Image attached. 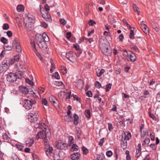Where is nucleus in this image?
<instances>
[{"label":"nucleus","mask_w":160,"mask_h":160,"mask_svg":"<svg viewBox=\"0 0 160 160\" xmlns=\"http://www.w3.org/2000/svg\"><path fill=\"white\" fill-rule=\"evenodd\" d=\"M35 40L39 47L42 48H43L45 44V42H48L49 40L46 33H43L42 35L36 34L35 37Z\"/></svg>","instance_id":"nucleus-1"},{"label":"nucleus","mask_w":160,"mask_h":160,"mask_svg":"<svg viewBox=\"0 0 160 160\" xmlns=\"http://www.w3.org/2000/svg\"><path fill=\"white\" fill-rule=\"evenodd\" d=\"M102 40L104 41V39L101 38L99 41V46L102 52L106 56H108L111 55L112 51L108 45V43L107 42L105 43L103 42Z\"/></svg>","instance_id":"nucleus-2"},{"label":"nucleus","mask_w":160,"mask_h":160,"mask_svg":"<svg viewBox=\"0 0 160 160\" xmlns=\"http://www.w3.org/2000/svg\"><path fill=\"white\" fill-rule=\"evenodd\" d=\"M50 132L48 131L43 130L38 132L37 135V138L38 139L39 138H42L45 141L47 142L48 141L47 138H48L50 135Z\"/></svg>","instance_id":"nucleus-3"},{"label":"nucleus","mask_w":160,"mask_h":160,"mask_svg":"<svg viewBox=\"0 0 160 160\" xmlns=\"http://www.w3.org/2000/svg\"><path fill=\"white\" fill-rule=\"evenodd\" d=\"M12 46L15 51L19 53L21 52V48L18 38H15L13 39Z\"/></svg>","instance_id":"nucleus-4"},{"label":"nucleus","mask_w":160,"mask_h":160,"mask_svg":"<svg viewBox=\"0 0 160 160\" xmlns=\"http://www.w3.org/2000/svg\"><path fill=\"white\" fill-rule=\"evenodd\" d=\"M36 102L35 99H25L24 100V104L23 106L26 109L29 110L31 109L33 105Z\"/></svg>","instance_id":"nucleus-5"},{"label":"nucleus","mask_w":160,"mask_h":160,"mask_svg":"<svg viewBox=\"0 0 160 160\" xmlns=\"http://www.w3.org/2000/svg\"><path fill=\"white\" fill-rule=\"evenodd\" d=\"M18 78V75L15 73H10L7 75L6 79L7 80L10 82H13L16 81Z\"/></svg>","instance_id":"nucleus-6"},{"label":"nucleus","mask_w":160,"mask_h":160,"mask_svg":"<svg viewBox=\"0 0 160 160\" xmlns=\"http://www.w3.org/2000/svg\"><path fill=\"white\" fill-rule=\"evenodd\" d=\"M40 11L42 15V17L44 18L47 21L50 22L52 21L51 17L48 12H45V11H42V9L40 8Z\"/></svg>","instance_id":"nucleus-7"},{"label":"nucleus","mask_w":160,"mask_h":160,"mask_svg":"<svg viewBox=\"0 0 160 160\" xmlns=\"http://www.w3.org/2000/svg\"><path fill=\"white\" fill-rule=\"evenodd\" d=\"M57 149L60 150H66L68 149V144L64 142H58L57 144Z\"/></svg>","instance_id":"nucleus-8"},{"label":"nucleus","mask_w":160,"mask_h":160,"mask_svg":"<svg viewBox=\"0 0 160 160\" xmlns=\"http://www.w3.org/2000/svg\"><path fill=\"white\" fill-rule=\"evenodd\" d=\"M122 134V139L127 141L129 140L131 138V133L129 131H127L126 133L123 131Z\"/></svg>","instance_id":"nucleus-9"},{"label":"nucleus","mask_w":160,"mask_h":160,"mask_svg":"<svg viewBox=\"0 0 160 160\" xmlns=\"http://www.w3.org/2000/svg\"><path fill=\"white\" fill-rule=\"evenodd\" d=\"M4 60H3L2 63L0 65V72L2 73L6 71L9 68V67L7 63L4 64Z\"/></svg>","instance_id":"nucleus-10"},{"label":"nucleus","mask_w":160,"mask_h":160,"mask_svg":"<svg viewBox=\"0 0 160 160\" xmlns=\"http://www.w3.org/2000/svg\"><path fill=\"white\" fill-rule=\"evenodd\" d=\"M49 100L55 107H57L59 106V102L54 96H50L49 97Z\"/></svg>","instance_id":"nucleus-11"},{"label":"nucleus","mask_w":160,"mask_h":160,"mask_svg":"<svg viewBox=\"0 0 160 160\" xmlns=\"http://www.w3.org/2000/svg\"><path fill=\"white\" fill-rule=\"evenodd\" d=\"M19 89L20 92L24 95H26L29 92V91L28 88L26 86H21L19 87Z\"/></svg>","instance_id":"nucleus-12"},{"label":"nucleus","mask_w":160,"mask_h":160,"mask_svg":"<svg viewBox=\"0 0 160 160\" xmlns=\"http://www.w3.org/2000/svg\"><path fill=\"white\" fill-rule=\"evenodd\" d=\"M127 57L129 58L130 61L132 62H134L136 60L137 58L135 54L132 52H129L127 54Z\"/></svg>","instance_id":"nucleus-13"},{"label":"nucleus","mask_w":160,"mask_h":160,"mask_svg":"<svg viewBox=\"0 0 160 160\" xmlns=\"http://www.w3.org/2000/svg\"><path fill=\"white\" fill-rule=\"evenodd\" d=\"M16 62L13 58H6L4 59V64L7 63L9 67L11 65L13 64Z\"/></svg>","instance_id":"nucleus-14"},{"label":"nucleus","mask_w":160,"mask_h":160,"mask_svg":"<svg viewBox=\"0 0 160 160\" xmlns=\"http://www.w3.org/2000/svg\"><path fill=\"white\" fill-rule=\"evenodd\" d=\"M16 62L13 58H6L4 59V64L7 63L9 67L11 65L13 64Z\"/></svg>","instance_id":"nucleus-15"},{"label":"nucleus","mask_w":160,"mask_h":160,"mask_svg":"<svg viewBox=\"0 0 160 160\" xmlns=\"http://www.w3.org/2000/svg\"><path fill=\"white\" fill-rule=\"evenodd\" d=\"M81 154L79 152L72 154L70 155L71 159L72 160H78Z\"/></svg>","instance_id":"nucleus-16"},{"label":"nucleus","mask_w":160,"mask_h":160,"mask_svg":"<svg viewBox=\"0 0 160 160\" xmlns=\"http://www.w3.org/2000/svg\"><path fill=\"white\" fill-rule=\"evenodd\" d=\"M74 57L72 52L71 51H69L66 54V58L71 62H73L72 60H73Z\"/></svg>","instance_id":"nucleus-17"},{"label":"nucleus","mask_w":160,"mask_h":160,"mask_svg":"<svg viewBox=\"0 0 160 160\" xmlns=\"http://www.w3.org/2000/svg\"><path fill=\"white\" fill-rule=\"evenodd\" d=\"M53 150V148L51 147H49L48 148L45 149V151L48 157L50 156L51 154L52 153Z\"/></svg>","instance_id":"nucleus-18"},{"label":"nucleus","mask_w":160,"mask_h":160,"mask_svg":"<svg viewBox=\"0 0 160 160\" xmlns=\"http://www.w3.org/2000/svg\"><path fill=\"white\" fill-rule=\"evenodd\" d=\"M121 147L123 149H126L127 147V141L121 139Z\"/></svg>","instance_id":"nucleus-19"},{"label":"nucleus","mask_w":160,"mask_h":160,"mask_svg":"<svg viewBox=\"0 0 160 160\" xmlns=\"http://www.w3.org/2000/svg\"><path fill=\"white\" fill-rule=\"evenodd\" d=\"M141 28L143 32L146 34H147L149 33V29L145 24H143L142 25Z\"/></svg>","instance_id":"nucleus-20"},{"label":"nucleus","mask_w":160,"mask_h":160,"mask_svg":"<svg viewBox=\"0 0 160 160\" xmlns=\"http://www.w3.org/2000/svg\"><path fill=\"white\" fill-rule=\"evenodd\" d=\"M33 23L27 22L25 25V28L28 31H30L33 27Z\"/></svg>","instance_id":"nucleus-21"},{"label":"nucleus","mask_w":160,"mask_h":160,"mask_svg":"<svg viewBox=\"0 0 160 160\" xmlns=\"http://www.w3.org/2000/svg\"><path fill=\"white\" fill-rule=\"evenodd\" d=\"M74 120H73V123L74 124L76 125L78 123V122L79 120V117L76 114H74L73 116Z\"/></svg>","instance_id":"nucleus-22"},{"label":"nucleus","mask_w":160,"mask_h":160,"mask_svg":"<svg viewBox=\"0 0 160 160\" xmlns=\"http://www.w3.org/2000/svg\"><path fill=\"white\" fill-rule=\"evenodd\" d=\"M2 137L3 140L7 142H9V140L10 139V138L6 133H2Z\"/></svg>","instance_id":"nucleus-23"},{"label":"nucleus","mask_w":160,"mask_h":160,"mask_svg":"<svg viewBox=\"0 0 160 160\" xmlns=\"http://www.w3.org/2000/svg\"><path fill=\"white\" fill-rule=\"evenodd\" d=\"M28 20L27 21V22L33 23L32 22L34 21L35 17L32 15H28Z\"/></svg>","instance_id":"nucleus-24"},{"label":"nucleus","mask_w":160,"mask_h":160,"mask_svg":"<svg viewBox=\"0 0 160 160\" xmlns=\"http://www.w3.org/2000/svg\"><path fill=\"white\" fill-rule=\"evenodd\" d=\"M75 130L77 132V135L78 137V139H80L81 138L80 136L81 133V131L80 128L78 127H76L75 128Z\"/></svg>","instance_id":"nucleus-25"},{"label":"nucleus","mask_w":160,"mask_h":160,"mask_svg":"<svg viewBox=\"0 0 160 160\" xmlns=\"http://www.w3.org/2000/svg\"><path fill=\"white\" fill-rule=\"evenodd\" d=\"M64 119L65 121L70 122H72L73 120L72 117L68 115H66L64 117Z\"/></svg>","instance_id":"nucleus-26"},{"label":"nucleus","mask_w":160,"mask_h":160,"mask_svg":"<svg viewBox=\"0 0 160 160\" xmlns=\"http://www.w3.org/2000/svg\"><path fill=\"white\" fill-rule=\"evenodd\" d=\"M34 142V141L32 139H29L26 142V145L28 147H31Z\"/></svg>","instance_id":"nucleus-27"},{"label":"nucleus","mask_w":160,"mask_h":160,"mask_svg":"<svg viewBox=\"0 0 160 160\" xmlns=\"http://www.w3.org/2000/svg\"><path fill=\"white\" fill-rule=\"evenodd\" d=\"M129 38L131 39H133L135 38L134 33L133 30L131 29L130 31Z\"/></svg>","instance_id":"nucleus-28"},{"label":"nucleus","mask_w":160,"mask_h":160,"mask_svg":"<svg viewBox=\"0 0 160 160\" xmlns=\"http://www.w3.org/2000/svg\"><path fill=\"white\" fill-rule=\"evenodd\" d=\"M78 147L76 144H74L71 148L70 150L71 151L73 152L74 151H78Z\"/></svg>","instance_id":"nucleus-29"},{"label":"nucleus","mask_w":160,"mask_h":160,"mask_svg":"<svg viewBox=\"0 0 160 160\" xmlns=\"http://www.w3.org/2000/svg\"><path fill=\"white\" fill-rule=\"evenodd\" d=\"M148 136V130H143L142 132H141V136L142 138H144L145 136Z\"/></svg>","instance_id":"nucleus-30"},{"label":"nucleus","mask_w":160,"mask_h":160,"mask_svg":"<svg viewBox=\"0 0 160 160\" xmlns=\"http://www.w3.org/2000/svg\"><path fill=\"white\" fill-rule=\"evenodd\" d=\"M104 70L103 69H102L101 70H98L97 71V76L98 77H100L102 76V74L104 73Z\"/></svg>","instance_id":"nucleus-31"},{"label":"nucleus","mask_w":160,"mask_h":160,"mask_svg":"<svg viewBox=\"0 0 160 160\" xmlns=\"http://www.w3.org/2000/svg\"><path fill=\"white\" fill-rule=\"evenodd\" d=\"M73 47L76 50L78 51L80 54L82 53V51L80 49V47L78 44L77 43L74 44H73Z\"/></svg>","instance_id":"nucleus-32"},{"label":"nucleus","mask_w":160,"mask_h":160,"mask_svg":"<svg viewBox=\"0 0 160 160\" xmlns=\"http://www.w3.org/2000/svg\"><path fill=\"white\" fill-rule=\"evenodd\" d=\"M85 114L86 116L88 118H89L91 117V114L90 112V110L89 109L86 110L85 111Z\"/></svg>","instance_id":"nucleus-33"},{"label":"nucleus","mask_w":160,"mask_h":160,"mask_svg":"<svg viewBox=\"0 0 160 160\" xmlns=\"http://www.w3.org/2000/svg\"><path fill=\"white\" fill-rule=\"evenodd\" d=\"M112 86V84L111 83H109L107 84L106 85V92H108L109 91L110 89L111 88Z\"/></svg>","instance_id":"nucleus-34"},{"label":"nucleus","mask_w":160,"mask_h":160,"mask_svg":"<svg viewBox=\"0 0 160 160\" xmlns=\"http://www.w3.org/2000/svg\"><path fill=\"white\" fill-rule=\"evenodd\" d=\"M132 7L134 10L137 12L138 14H139L140 12L139 10V8L135 4H133L132 5Z\"/></svg>","instance_id":"nucleus-35"},{"label":"nucleus","mask_w":160,"mask_h":160,"mask_svg":"<svg viewBox=\"0 0 160 160\" xmlns=\"http://www.w3.org/2000/svg\"><path fill=\"white\" fill-rule=\"evenodd\" d=\"M17 8L18 12H21L24 10V7L22 5H18L17 7Z\"/></svg>","instance_id":"nucleus-36"},{"label":"nucleus","mask_w":160,"mask_h":160,"mask_svg":"<svg viewBox=\"0 0 160 160\" xmlns=\"http://www.w3.org/2000/svg\"><path fill=\"white\" fill-rule=\"evenodd\" d=\"M108 20L112 24H113L116 22L112 16H109L108 17Z\"/></svg>","instance_id":"nucleus-37"},{"label":"nucleus","mask_w":160,"mask_h":160,"mask_svg":"<svg viewBox=\"0 0 160 160\" xmlns=\"http://www.w3.org/2000/svg\"><path fill=\"white\" fill-rule=\"evenodd\" d=\"M26 82L27 83H28L30 85L33 86L34 84V82L30 80L28 78H26Z\"/></svg>","instance_id":"nucleus-38"},{"label":"nucleus","mask_w":160,"mask_h":160,"mask_svg":"<svg viewBox=\"0 0 160 160\" xmlns=\"http://www.w3.org/2000/svg\"><path fill=\"white\" fill-rule=\"evenodd\" d=\"M19 72H20L19 74L20 75L19 76H18V78H22L23 77V74L22 73V72H23V70L22 68H21V69H18Z\"/></svg>","instance_id":"nucleus-39"},{"label":"nucleus","mask_w":160,"mask_h":160,"mask_svg":"<svg viewBox=\"0 0 160 160\" xmlns=\"http://www.w3.org/2000/svg\"><path fill=\"white\" fill-rule=\"evenodd\" d=\"M36 115H33V116H32V118H31L32 120V122H36L38 120V118L36 117Z\"/></svg>","instance_id":"nucleus-40"},{"label":"nucleus","mask_w":160,"mask_h":160,"mask_svg":"<svg viewBox=\"0 0 160 160\" xmlns=\"http://www.w3.org/2000/svg\"><path fill=\"white\" fill-rule=\"evenodd\" d=\"M85 9L86 13H87V15H88L90 12V10L89 8V6L88 4H86Z\"/></svg>","instance_id":"nucleus-41"},{"label":"nucleus","mask_w":160,"mask_h":160,"mask_svg":"<svg viewBox=\"0 0 160 160\" xmlns=\"http://www.w3.org/2000/svg\"><path fill=\"white\" fill-rule=\"evenodd\" d=\"M82 149L84 154H86L88 152V150L85 147L83 146L82 147Z\"/></svg>","instance_id":"nucleus-42"},{"label":"nucleus","mask_w":160,"mask_h":160,"mask_svg":"<svg viewBox=\"0 0 160 160\" xmlns=\"http://www.w3.org/2000/svg\"><path fill=\"white\" fill-rule=\"evenodd\" d=\"M40 25L44 28H46L48 27V24L42 21L41 22V24Z\"/></svg>","instance_id":"nucleus-43"},{"label":"nucleus","mask_w":160,"mask_h":160,"mask_svg":"<svg viewBox=\"0 0 160 160\" xmlns=\"http://www.w3.org/2000/svg\"><path fill=\"white\" fill-rule=\"evenodd\" d=\"M0 41L1 42L4 44H7L8 41L7 39L4 37H2L1 38Z\"/></svg>","instance_id":"nucleus-44"},{"label":"nucleus","mask_w":160,"mask_h":160,"mask_svg":"<svg viewBox=\"0 0 160 160\" xmlns=\"http://www.w3.org/2000/svg\"><path fill=\"white\" fill-rule=\"evenodd\" d=\"M108 129L109 131L111 132V131L113 129V127L112 126V124L111 123H108Z\"/></svg>","instance_id":"nucleus-45"},{"label":"nucleus","mask_w":160,"mask_h":160,"mask_svg":"<svg viewBox=\"0 0 160 160\" xmlns=\"http://www.w3.org/2000/svg\"><path fill=\"white\" fill-rule=\"evenodd\" d=\"M72 96L73 97V98L74 99V100H76L77 101H78L79 102H81V100L76 95L72 94Z\"/></svg>","instance_id":"nucleus-46"},{"label":"nucleus","mask_w":160,"mask_h":160,"mask_svg":"<svg viewBox=\"0 0 160 160\" xmlns=\"http://www.w3.org/2000/svg\"><path fill=\"white\" fill-rule=\"evenodd\" d=\"M103 158V155H98L96 158L94 160H102Z\"/></svg>","instance_id":"nucleus-47"},{"label":"nucleus","mask_w":160,"mask_h":160,"mask_svg":"<svg viewBox=\"0 0 160 160\" xmlns=\"http://www.w3.org/2000/svg\"><path fill=\"white\" fill-rule=\"evenodd\" d=\"M112 154V152L111 150L107 151L106 152V155L108 157H111Z\"/></svg>","instance_id":"nucleus-48"},{"label":"nucleus","mask_w":160,"mask_h":160,"mask_svg":"<svg viewBox=\"0 0 160 160\" xmlns=\"http://www.w3.org/2000/svg\"><path fill=\"white\" fill-rule=\"evenodd\" d=\"M84 83L83 82H82L81 80H80V81H78L77 83V85L78 86H80L81 88H82L83 85Z\"/></svg>","instance_id":"nucleus-49"},{"label":"nucleus","mask_w":160,"mask_h":160,"mask_svg":"<svg viewBox=\"0 0 160 160\" xmlns=\"http://www.w3.org/2000/svg\"><path fill=\"white\" fill-rule=\"evenodd\" d=\"M9 28V25L8 24L6 23L3 24L2 28L3 30H7Z\"/></svg>","instance_id":"nucleus-50"},{"label":"nucleus","mask_w":160,"mask_h":160,"mask_svg":"<svg viewBox=\"0 0 160 160\" xmlns=\"http://www.w3.org/2000/svg\"><path fill=\"white\" fill-rule=\"evenodd\" d=\"M95 86L96 88H99L101 87V84L99 82L97 81L95 82Z\"/></svg>","instance_id":"nucleus-51"},{"label":"nucleus","mask_w":160,"mask_h":160,"mask_svg":"<svg viewBox=\"0 0 160 160\" xmlns=\"http://www.w3.org/2000/svg\"><path fill=\"white\" fill-rule=\"evenodd\" d=\"M42 103L43 105L47 106L48 104V102L47 99L46 98H43L42 101Z\"/></svg>","instance_id":"nucleus-52"},{"label":"nucleus","mask_w":160,"mask_h":160,"mask_svg":"<svg viewBox=\"0 0 160 160\" xmlns=\"http://www.w3.org/2000/svg\"><path fill=\"white\" fill-rule=\"evenodd\" d=\"M141 154V151L136 150L135 157L136 158H138Z\"/></svg>","instance_id":"nucleus-53"},{"label":"nucleus","mask_w":160,"mask_h":160,"mask_svg":"<svg viewBox=\"0 0 160 160\" xmlns=\"http://www.w3.org/2000/svg\"><path fill=\"white\" fill-rule=\"evenodd\" d=\"M17 148L20 149V150H22L23 149V146L20 144H16Z\"/></svg>","instance_id":"nucleus-54"},{"label":"nucleus","mask_w":160,"mask_h":160,"mask_svg":"<svg viewBox=\"0 0 160 160\" xmlns=\"http://www.w3.org/2000/svg\"><path fill=\"white\" fill-rule=\"evenodd\" d=\"M149 116L153 120H155L156 118L155 116L153 114H152L150 112H149Z\"/></svg>","instance_id":"nucleus-55"},{"label":"nucleus","mask_w":160,"mask_h":160,"mask_svg":"<svg viewBox=\"0 0 160 160\" xmlns=\"http://www.w3.org/2000/svg\"><path fill=\"white\" fill-rule=\"evenodd\" d=\"M12 157L13 160H20L18 156L15 154L12 155Z\"/></svg>","instance_id":"nucleus-56"},{"label":"nucleus","mask_w":160,"mask_h":160,"mask_svg":"<svg viewBox=\"0 0 160 160\" xmlns=\"http://www.w3.org/2000/svg\"><path fill=\"white\" fill-rule=\"evenodd\" d=\"M60 23L63 25H65L66 23V21L63 19H61L60 20Z\"/></svg>","instance_id":"nucleus-57"},{"label":"nucleus","mask_w":160,"mask_h":160,"mask_svg":"<svg viewBox=\"0 0 160 160\" xmlns=\"http://www.w3.org/2000/svg\"><path fill=\"white\" fill-rule=\"evenodd\" d=\"M104 142V138H102L100 139V141L98 143V145H99L100 146H102V145L103 143Z\"/></svg>","instance_id":"nucleus-58"},{"label":"nucleus","mask_w":160,"mask_h":160,"mask_svg":"<svg viewBox=\"0 0 160 160\" xmlns=\"http://www.w3.org/2000/svg\"><path fill=\"white\" fill-rule=\"evenodd\" d=\"M86 95L88 97H92V92L90 90L86 92Z\"/></svg>","instance_id":"nucleus-59"},{"label":"nucleus","mask_w":160,"mask_h":160,"mask_svg":"<svg viewBox=\"0 0 160 160\" xmlns=\"http://www.w3.org/2000/svg\"><path fill=\"white\" fill-rule=\"evenodd\" d=\"M16 62H18L19 61V57L18 55H16L13 58Z\"/></svg>","instance_id":"nucleus-60"},{"label":"nucleus","mask_w":160,"mask_h":160,"mask_svg":"<svg viewBox=\"0 0 160 160\" xmlns=\"http://www.w3.org/2000/svg\"><path fill=\"white\" fill-rule=\"evenodd\" d=\"M132 49L136 52H139V50L136 46H135L132 47Z\"/></svg>","instance_id":"nucleus-61"},{"label":"nucleus","mask_w":160,"mask_h":160,"mask_svg":"<svg viewBox=\"0 0 160 160\" xmlns=\"http://www.w3.org/2000/svg\"><path fill=\"white\" fill-rule=\"evenodd\" d=\"M54 74L56 79H58L60 78V76L57 72H55Z\"/></svg>","instance_id":"nucleus-62"},{"label":"nucleus","mask_w":160,"mask_h":160,"mask_svg":"<svg viewBox=\"0 0 160 160\" xmlns=\"http://www.w3.org/2000/svg\"><path fill=\"white\" fill-rule=\"evenodd\" d=\"M44 9L46 10V12H47L49 10L50 8L49 6L47 4H46L44 5Z\"/></svg>","instance_id":"nucleus-63"},{"label":"nucleus","mask_w":160,"mask_h":160,"mask_svg":"<svg viewBox=\"0 0 160 160\" xmlns=\"http://www.w3.org/2000/svg\"><path fill=\"white\" fill-rule=\"evenodd\" d=\"M88 23L90 25L93 26L94 24H96V22L93 20H90L88 22Z\"/></svg>","instance_id":"nucleus-64"}]
</instances>
